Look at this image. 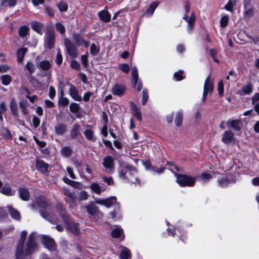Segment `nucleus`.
Instances as JSON below:
<instances>
[{
	"label": "nucleus",
	"mask_w": 259,
	"mask_h": 259,
	"mask_svg": "<svg viewBox=\"0 0 259 259\" xmlns=\"http://www.w3.org/2000/svg\"><path fill=\"white\" fill-rule=\"evenodd\" d=\"M31 206L33 208L37 207L46 208L47 209L50 208V205L47 202L46 199L42 197L38 198L35 202H33Z\"/></svg>",
	"instance_id": "nucleus-13"
},
{
	"label": "nucleus",
	"mask_w": 259,
	"mask_h": 259,
	"mask_svg": "<svg viewBox=\"0 0 259 259\" xmlns=\"http://www.w3.org/2000/svg\"><path fill=\"white\" fill-rule=\"evenodd\" d=\"M72 38L74 41L76 46L79 47L82 45V42H83L84 39L80 34L74 33L72 35Z\"/></svg>",
	"instance_id": "nucleus-38"
},
{
	"label": "nucleus",
	"mask_w": 259,
	"mask_h": 259,
	"mask_svg": "<svg viewBox=\"0 0 259 259\" xmlns=\"http://www.w3.org/2000/svg\"><path fill=\"white\" fill-rule=\"evenodd\" d=\"M2 83L5 85H8L11 81V77L9 75H4L2 76Z\"/></svg>",
	"instance_id": "nucleus-53"
},
{
	"label": "nucleus",
	"mask_w": 259,
	"mask_h": 259,
	"mask_svg": "<svg viewBox=\"0 0 259 259\" xmlns=\"http://www.w3.org/2000/svg\"><path fill=\"white\" fill-rule=\"evenodd\" d=\"M119 249L121 259H131V254L129 249L124 246H120Z\"/></svg>",
	"instance_id": "nucleus-25"
},
{
	"label": "nucleus",
	"mask_w": 259,
	"mask_h": 259,
	"mask_svg": "<svg viewBox=\"0 0 259 259\" xmlns=\"http://www.w3.org/2000/svg\"><path fill=\"white\" fill-rule=\"evenodd\" d=\"M57 6L59 11L61 12H65L67 10L68 6L65 3L60 2L58 3Z\"/></svg>",
	"instance_id": "nucleus-54"
},
{
	"label": "nucleus",
	"mask_w": 259,
	"mask_h": 259,
	"mask_svg": "<svg viewBox=\"0 0 259 259\" xmlns=\"http://www.w3.org/2000/svg\"><path fill=\"white\" fill-rule=\"evenodd\" d=\"M182 229L180 228H178L175 230V233H171V235L173 237H175V235L178 233V236L179 237L180 239L182 240L183 241H184V239L186 238L185 235H184V232L181 233Z\"/></svg>",
	"instance_id": "nucleus-51"
},
{
	"label": "nucleus",
	"mask_w": 259,
	"mask_h": 259,
	"mask_svg": "<svg viewBox=\"0 0 259 259\" xmlns=\"http://www.w3.org/2000/svg\"><path fill=\"white\" fill-rule=\"evenodd\" d=\"M27 49L22 48L19 49L17 52V60L19 63H21L23 60V58L27 52Z\"/></svg>",
	"instance_id": "nucleus-35"
},
{
	"label": "nucleus",
	"mask_w": 259,
	"mask_h": 259,
	"mask_svg": "<svg viewBox=\"0 0 259 259\" xmlns=\"http://www.w3.org/2000/svg\"><path fill=\"white\" fill-rule=\"evenodd\" d=\"M158 2H154L151 3L148 8L145 15L148 16H151L153 14L155 9L158 7Z\"/></svg>",
	"instance_id": "nucleus-36"
},
{
	"label": "nucleus",
	"mask_w": 259,
	"mask_h": 259,
	"mask_svg": "<svg viewBox=\"0 0 259 259\" xmlns=\"http://www.w3.org/2000/svg\"><path fill=\"white\" fill-rule=\"evenodd\" d=\"M183 19L185 20L187 24V31L190 33L192 31L194 26L196 17L195 14L192 12L191 14V16L189 17L188 15L185 14L183 17Z\"/></svg>",
	"instance_id": "nucleus-9"
},
{
	"label": "nucleus",
	"mask_w": 259,
	"mask_h": 259,
	"mask_svg": "<svg viewBox=\"0 0 259 259\" xmlns=\"http://www.w3.org/2000/svg\"><path fill=\"white\" fill-rule=\"evenodd\" d=\"M234 7V5L232 3V2L231 0H229L228 3L225 5V9L231 12H233V8Z\"/></svg>",
	"instance_id": "nucleus-61"
},
{
	"label": "nucleus",
	"mask_w": 259,
	"mask_h": 259,
	"mask_svg": "<svg viewBox=\"0 0 259 259\" xmlns=\"http://www.w3.org/2000/svg\"><path fill=\"white\" fill-rule=\"evenodd\" d=\"M183 121V112L181 110H180L177 112L175 123L178 126L181 125Z\"/></svg>",
	"instance_id": "nucleus-42"
},
{
	"label": "nucleus",
	"mask_w": 259,
	"mask_h": 259,
	"mask_svg": "<svg viewBox=\"0 0 259 259\" xmlns=\"http://www.w3.org/2000/svg\"><path fill=\"white\" fill-rule=\"evenodd\" d=\"M85 138L89 141H95V139L93 137V132L91 129H87L84 132Z\"/></svg>",
	"instance_id": "nucleus-49"
},
{
	"label": "nucleus",
	"mask_w": 259,
	"mask_h": 259,
	"mask_svg": "<svg viewBox=\"0 0 259 259\" xmlns=\"http://www.w3.org/2000/svg\"><path fill=\"white\" fill-rule=\"evenodd\" d=\"M234 137V134L230 131H225L223 135L222 141L225 144H228L232 141Z\"/></svg>",
	"instance_id": "nucleus-29"
},
{
	"label": "nucleus",
	"mask_w": 259,
	"mask_h": 259,
	"mask_svg": "<svg viewBox=\"0 0 259 259\" xmlns=\"http://www.w3.org/2000/svg\"><path fill=\"white\" fill-rule=\"evenodd\" d=\"M57 209L60 213V214L62 216L64 221H66V219L68 218V216L66 213L64 207L60 204L57 205Z\"/></svg>",
	"instance_id": "nucleus-41"
},
{
	"label": "nucleus",
	"mask_w": 259,
	"mask_h": 259,
	"mask_svg": "<svg viewBox=\"0 0 259 259\" xmlns=\"http://www.w3.org/2000/svg\"><path fill=\"white\" fill-rule=\"evenodd\" d=\"M120 69L124 73H127L130 71V67L128 64L123 63L119 65Z\"/></svg>",
	"instance_id": "nucleus-58"
},
{
	"label": "nucleus",
	"mask_w": 259,
	"mask_h": 259,
	"mask_svg": "<svg viewBox=\"0 0 259 259\" xmlns=\"http://www.w3.org/2000/svg\"><path fill=\"white\" fill-rule=\"evenodd\" d=\"M61 153L64 157H67L71 154L72 150L69 147H64L62 149Z\"/></svg>",
	"instance_id": "nucleus-50"
},
{
	"label": "nucleus",
	"mask_w": 259,
	"mask_h": 259,
	"mask_svg": "<svg viewBox=\"0 0 259 259\" xmlns=\"http://www.w3.org/2000/svg\"><path fill=\"white\" fill-rule=\"evenodd\" d=\"M125 91V88L123 85L115 84L112 89V93L116 96H122Z\"/></svg>",
	"instance_id": "nucleus-21"
},
{
	"label": "nucleus",
	"mask_w": 259,
	"mask_h": 259,
	"mask_svg": "<svg viewBox=\"0 0 259 259\" xmlns=\"http://www.w3.org/2000/svg\"><path fill=\"white\" fill-rule=\"evenodd\" d=\"M64 222L67 226L68 229L74 234H77L79 232V228L78 227V224L72 222L69 219V218L66 219Z\"/></svg>",
	"instance_id": "nucleus-15"
},
{
	"label": "nucleus",
	"mask_w": 259,
	"mask_h": 259,
	"mask_svg": "<svg viewBox=\"0 0 259 259\" xmlns=\"http://www.w3.org/2000/svg\"><path fill=\"white\" fill-rule=\"evenodd\" d=\"M88 53L87 52L85 54L82 55L81 57V60L82 63L84 67H86L88 66Z\"/></svg>",
	"instance_id": "nucleus-60"
},
{
	"label": "nucleus",
	"mask_w": 259,
	"mask_h": 259,
	"mask_svg": "<svg viewBox=\"0 0 259 259\" xmlns=\"http://www.w3.org/2000/svg\"><path fill=\"white\" fill-rule=\"evenodd\" d=\"M102 164L105 168L108 170L109 172H112L114 171V162L113 158L111 156H105L103 159Z\"/></svg>",
	"instance_id": "nucleus-10"
},
{
	"label": "nucleus",
	"mask_w": 259,
	"mask_h": 259,
	"mask_svg": "<svg viewBox=\"0 0 259 259\" xmlns=\"http://www.w3.org/2000/svg\"><path fill=\"white\" fill-rule=\"evenodd\" d=\"M213 89V81L210 80V75H209L205 79L204 88H203V93L202 96V101H205L207 95L210 93H211Z\"/></svg>",
	"instance_id": "nucleus-7"
},
{
	"label": "nucleus",
	"mask_w": 259,
	"mask_h": 259,
	"mask_svg": "<svg viewBox=\"0 0 259 259\" xmlns=\"http://www.w3.org/2000/svg\"><path fill=\"white\" fill-rule=\"evenodd\" d=\"M2 133L3 136L6 139H10L12 137L11 133L6 128H2Z\"/></svg>",
	"instance_id": "nucleus-57"
},
{
	"label": "nucleus",
	"mask_w": 259,
	"mask_h": 259,
	"mask_svg": "<svg viewBox=\"0 0 259 259\" xmlns=\"http://www.w3.org/2000/svg\"><path fill=\"white\" fill-rule=\"evenodd\" d=\"M91 190L97 194H100L102 192L104 191L105 189L101 187L98 183H92L90 186Z\"/></svg>",
	"instance_id": "nucleus-37"
},
{
	"label": "nucleus",
	"mask_w": 259,
	"mask_h": 259,
	"mask_svg": "<svg viewBox=\"0 0 259 259\" xmlns=\"http://www.w3.org/2000/svg\"><path fill=\"white\" fill-rule=\"evenodd\" d=\"M96 203L105 206L107 208L111 206L114 207V210L111 212L110 215L112 219L118 220L122 217L120 210V205L117 202L116 197L111 196L106 199H97L95 200Z\"/></svg>",
	"instance_id": "nucleus-3"
},
{
	"label": "nucleus",
	"mask_w": 259,
	"mask_h": 259,
	"mask_svg": "<svg viewBox=\"0 0 259 259\" xmlns=\"http://www.w3.org/2000/svg\"><path fill=\"white\" fill-rule=\"evenodd\" d=\"M131 107L133 115L138 121H141L142 118L140 109L133 103H131Z\"/></svg>",
	"instance_id": "nucleus-22"
},
{
	"label": "nucleus",
	"mask_w": 259,
	"mask_h": 259,
	"mask_svg": "<svg viewBox=\"0 0 259 259\" xmlns=\"http://www.w3.org/2000/svg\"><path fill=\"white\" fill-rule=\"evenodd\" d=\"M111 235L113 238L121 237L122 239L123 238V230L120 226H116L113 229Z\"/></svg>",
	"instance_id": "nucleus-30"
},
{
	"label": "nucleus",
	"mask_w": 259,
	"mask_h": 259,
	"mask_svg": "<svg viewBox=\"0 0 259 259\" xmlns=\"http://www.w3.org/2000/svg\"><path fill=\"white\" fill-rule=\"evenodd\" d=\"M40 237L42 243L44 246L51 251L55 249V243L54 240L46 235H39L37 237Z\"/></svg>",
	"instance_id": "nucleus-8"
},
{
	"label": "nucleus",
	"mask_w": 259,
	"mask_h": 259,
	"mask_svg": "<svg viewBox=\"0 0 259 259\" xmlns=\"http://www.w3.org/2000/svg\"><path fill=\"white\" fill-rule=\"evenodd\" d=\"M37 68L43 71H48L51 67V64L48 60H42L37 65Z\"/></svg>",
	"instance_id": "nucleus-31"
},
{
	"label": "nucleus",
	"mask_w": 259,
	"mask_h": 259,
	"mask_svg": "<svg viewBox=\"0 0 259 259\" xmlns=\"http://www.w3.org/2000/svg\"><path fill=\"white\" fill-rule=\"evenodd\" d=\"M79 135H80V125L77 123H75L73 125L72 128L70 131V137L72 139H75Z\"/></svg>",
	"instance_id": "nucleus-32"
},
{
	"label": "nucleus",
	"mask_w": 259,
	"mask_h": 259,
	"mask_svg": "<svg viewBox=\"0 0 259 259\" xmlns=\"http://www.w3.org/2000/svg\"><path fill=\"white\" fill-rule=\"evenodd\" d=\"M54 130L57 136H62L67 131V126L63 123H58L55 125Z\"/></svg>",
	"instance_id": "nucleus-20"
},
{
	"label": "nucleus",
	"mask_w": 259,
	"mask_h": 259,
	"mask_svg": "<svg viewBox=\"0 0 259 259\" xmlns=\"http://www.w3.org/2000/svg\"><path fill=\"white\" fill-rule=\"evenodd\" d=\"M40 215L46 220L48 221L52 224H55L57 222V218L56 216L52 213H50L47 211H40Z\"/></svg>",
	"instance_id": "nucleus-17"
},
{
	"label": "nucleus",
	"mask_w": 259,
	"mask_h": 259,
	"mask_svg": "<svg viewBox=\"0 0 259 259\" xmlns=\"http://www.w3.org/2000/svg\"><path fill=\"white\" fill-rule=\"evenodd\" d=\"M175 175L177 178V182L181 186L193 187L195 185L196 178L194 177L185 175H179L176 173H175Z\"/></svg>",
	"instance_id": "nucleus-5"
},
{
	"label": "nucleus",
	"mask_w": 259,
	"mask_h": 259,
	"mask_svg": "<svg viewBox=\"0 0 259 259\" xmlns=\"http://www.w3.org/2000/svg\"><path fill=\"white\" fill-rule=\"evenodd\" d=\"M227 123L229 127H232L236 131H239L240 129L241 122L238 120L229 119Z\"/></svg>",
	"instance_id": "nucleus-28"
},
{
	"label": "nucleus",
	"mask_w": 259,
	"mask_h": 259,
	"mask_svg": "<svg viewBox=\"0 0 259 259\" xmlns=\"http://www.w3.org/2000/svg\"><path fill=\"white\" fill-rule=\"evenodd\" d=\"M194 122L198 123L200 120L201 115L199 111H196L194 114Z\"/></svg>",
	"instance_id": "nucleus-62"
},
{
	"label": "nucleus",
	"mask_w": 259,
	"mask_h": 259,
	"mask_svg": "<svg viewBox=\"0 0 259 259\" xmlns=\"http://www.w3.org/2000/svg\"><path fill=\"white\" fill-rule=\"evenodd\" d=\"M242 3L243 5V18L245 20H249L255 15V8L254 7L251 0H243Z\"/></svg>",
	"instance_id": "nucleus-4"
},
{
	"label": "nucleus",
	"mask_w": 259,
	"mask_h": 259,
	"mask_svg": "<svg viewBox=\"0 0 259 259\" xmlns=\"http://www.w3.org/2000/svg\"><path fill=\"white\" fill-rule=\"evenodd\" d=\"M55 28L56 30L61 35H63L65 32V28L64 25L60 22L55 24Z\"/></svg>",
	"instance_id": "nucleus-48"
},
{
	"label": "nucleus",
	"mask_w": 259,
	"mask_h": 259,
	"mask_svg": "<svg viewBox=\"0 0 259 259\" xmlns=\"http://www.w3.org/2000/svg\"><path fill=\"white\" fill-rule=\"evenodd\" d=\"M142 94H143L142 104L145 105L146 103V102L148 99V97H149L147 90L146 89H144L143 90Z\"/></svg>",
	"instance_id": "nucleus-56"
},
{
	"label": "nucleus",
	"mask_w": 259,
	"mask_h": 259,
	"mask_svg": "<svg viewBox=\"0 0 259 259\" xmlns=\"http://www.w3.org/2000/svg\"><path fill=\"white\" fill-rule=\"evenodd\" d=\"M25 69L28 71V73L32 74L34 71L35 66L33 63L29 61L26 63L25 66Z\"/></svg>",
	"instance_id": "nucleus-47"
},
{
	"label": "nucleus",
	"mask_w": 259,
	"mask_h": 259,
	"mask_svg": "<svg viewBox=\"0 0 259 259\" xmlns=\"http://www.w3.org/2000/svg\"><path fill=\"white\" fill-rule=\"evenodd\" d=\"M60 105L66 106L69 104V100L66 97H62L59 101Z\"/></svg>",
	"instance_id": "nucleus-64"
},
{
	"label": "nucleus",
	"mask_w": 259,
	"mask_h": 259,
	"mask_svg": "<svg viewBox=\"0 0 259 259\" xmlns=\"http://www.w3.org/2000/svg\"><path fill=\"white\" fill-rule=\"evenodd\" d=\"M229 18L227 15H225L221 18L220 24L222 27H225L228 23Z\"/></svg>",
	"instance_id": "nucleus-55"
},
{
	"label": "nucleus",
	"mask_w": 259,
	"mask_h": 259,
	"mask_svg": "<svg viewBox=\"0 0 259 259\" xmlns=\"http://www.w3.org/2000/svg\"><path fill=\"white\" fill-rule=\"evenodd\" d=\"M31 26L32 29L38 33L42 34V27L43 25L38 22L34 21L31 23Z\"/></svg>",
	"instance_id": "nucleus-34"
},
{
	"label": "nucleus",
	"mask_w": 259,
	"mask_h": 259,
	"mask_svg": "<svg viewBox=\"0 0 259 259\" xmlns=\"http://www.w3.org/2000/svg\"><path fill=\"white\" fill-rule=\"evenodd\" d=\"M231 176H227V177H222L218 179V183L220 186L222 188H225L228 186L229 184H232L235 182L234 179H231Z\"/></svg>",
	"instance_id": "nucleus-14"
},
{
	"label": "nucleus",
	"mask_w": 259,
	"mask_h": 259,
	"mask_svg": "<svg viewBox=\"0 0 259 259\" xmlns=\"http://www.w3.org/2000/svg\"><path fill=\"white\" fill-rule=\"evenodd\" d=\"M19 196L24 201H28L30 197L29 192L25 188H20L18 189Z\"/></svg>",
	"instance_id": "nucleus-23"
},
{
	"label": "nucleus",
	"mask_w": 259,
	"mask_h": 259,
	"mask_svg": "<svg viewBox=\"0 0 259 259\" xmlns=\"http://www.w3.org/2000/svg\"><path fill=\"white\" fill-rule=\"evenodd\" d=\"M49 165L41 160H37L36 162V169L42 172H45L48 171Z\"/></svg>",
	"instance_id": "nucleus-27"
},
{
	"label": "nucleus",
	"mask_w": 259,
	"mask_h": 259,
	"mask_svg": "<svg viewBox=\"0 0 259 259\" xmlns=\"http://www.w3.org/2000/svg\"><path fill=\"white\" fill-rule=\"evenodd\" d=\"M98 16L104 22H108L111 19V16L106 8L98 13Z\"/></svg>",
	"instance_id": "nucleus-26"
},
{
	"label": "nucleus",
	"mask_w": 259,
	"mask_h": 259,
	"mask_svg": "<svg viewBox=\"0 0 259 259\" xmlns=\"http://www.w3.org/2000/svg\"><path fill=\"white\" fill-rule=\"evenodd\" d=\"M252 85L251 83H248L242 87L241 89L238 91V94L241 96L249 95L252 93Z\"/></svg>",
	"instance_id": "nucleus-24"
},
{
	"label": "nucleus",
	"mask_w": 259,
	"mask_h": 259,
	"mask_svg": "<svg viewBox=\"0 0 259 259\" xmlns=\"http://www.w3.org/2000/svg\"><path fill=\"white\" fill-rule=\"evenodd\" d=\"M0 192L7 196H13L15 194V191L12 190V189L9 186H4L1 190Z\"/></svg>",
	"instance_id": "nucleus-40"
},
{
	"label": "nucleus",
	"mask_w": 259,
	"mask_h": 259,
	"mask_svg": "<svg viewBox=\"0 0 259 259\" xmlns=\"http://www.w3.org/2000/svg\"><path fill=\"white\" fill-rule=\"evenodd\" d=\"M132 81L135 86L138 83L137 90L141 91L142 89V83L141 80L138 81V71L136 66L132 68Z\"/></svg>",
	"instance_id": "nucleus-12"
},
{
	"label": "nucleus",
	"mask_w": 259,
	"mask_h": 259,
	"mask_svg": "<svg viewBox=\"0 0 259 259\" xmlns=\"http://www.w3.org/2000/svg\"><path fill=\"white\" fill-rule=\"evenodd\" d=\"M70 110L71 112L77 113L80 109L79 105L76 103H71L69 106Z\"/></svg>",
	"instance_id": "nucleus-52"
},
{
	"label": "nucleus",
	"mask_w": 259,
	"mask_h": 259,
	"mask_svg": "<svg viewBox=\"0 0 259 259\" xmlns=\"http://www.w3.org/2000/svg\"><path fill=\"white\" fill-rule=\"evenodd\" d=\"M64 195L68 198V202L71 207L75 206V201L76 200V195L74 193L71 192L67 189H64Z\"/></svg>",
	"instance_id": "nucleus-18"
},
{
	"label": "nucleus",
	"mask_w": 259,
	"mask_h": 259,
	"mask_svg": "<svg viewBox=\"0 0 259 259\" xmlns=\"http://www.w3.org/2000/svg\"><path fill=\"white\" fill-rule=\"evenodd\" d=\"M10 109L11 110L14 115L18 116V106L16 101L15 99H13L11 100L10 103Z\"/></svg>",
	"instance_id": "nucleus-39"
},
{
	"label": "nucleus",
	"mask_w": 259,
	"mask_h": 259,
	"mask_svg": "<svg viewBox=\"0 0 259 259\" xmlns=\"http://www.w3.org/2000/svg\"><path fill=\"white\" fill-rule=\"evenodd\" d=\"M26 236L27 232L26 231L21 232L15 253L16 259H23L25 256L30 255L37 250V235L34 232L29 235L26 247L24 249V242Z\"/></svg>",
	"instance_id": "nucleus-1"
},
{
	"label": "nucleus",
	"mask_w": 259,
	"mask_h": 259,
	"mask_svg": "<svg viewBox=\"0 0 259 259\" xmlns=\"http://www.w3.org/2000/svg\"><path fill=\"white\" fill-rule=\"evenodd\" d=\"M119 178L122 180H127L135 184H140L138 179V173L135 167L128 164L120 165L118 169Z\"/></svg>",
	"instance_id": "nucleus-2"
},
{
	"label": "nucleus",
	"mask_w": 259,
	"mask_h": 259,
	"mask_svg": "<svg viewBox=\"0 0 259 259\" xmlns=\"http://www.w3.org/2000/svg\"><path fill=\"white\" fill-rule=\"evenodd\" d=\"M64 43L69 55L72 58H76L79 54L76 46L66 38L64 39Z\"/></svg>",
	"instance_id": "nucleus-6"
},
{
	"label": "nucleus",
	"mask_w": 259,
	"mask_h": 259,
	"mask_svg": "<svg viewBox=\"0 0 259 259\" xmlns=\"http://www.w3.org/2000/svg\"><path fill=\"white\" fill-rule=\"evenodd\" d=\"M218 90L219 91V94L220 95H223L224 93V83L223 80H220L219 81L218 86Z\"/></svg>",
	"instance_id": "nucleus-59"
},
{
	"label": "nucleus",
	"mask_w": 259,
	"mask_h": 259,
	"mask_svg": "<svg viewBox=\"0 0 259 259\" xmlns=\"http://www.w3.org/2000/svg\"><path fill=\"white\" fill-rule=\"evenodd\" d=\"M16 0H3L1 4V7H14L16 4Z\"/></svg>",
	"instance_id": "nucleus-43"
},
{
	"label": "nucleus",
	"mask_w": 259,
	"mask_h": 259,
	"mask_svg": "<svg viewBox=\"0 0 259 259\" xmlns=\"http://www.w3.org/2000/svg\"><path fill=\"white\" fill-rule=\"evenodd\" d=\"M86 208L87 212L91 215H94L96 214L99 218L103 217V213L99 210L98 208L92 202H90L86 206Z\"/></svg>",
	"instance_id": "nucleus-11"
},
{
	"label": "nucleus",
	"mask_w": 259,
	"mask_h": 259,
	"mask_svg": "<svg viewBox=\"0 0 259 259\" xmlns=\"http://www.w3.org/2000/svg\"><path fill=\"white\" fill-rule=\"evenodd\" d=\"M69 94L71 98L76 101H81L82 98L80 96L78 95V91L76 87L72 84H70Z\"/></svg>",
	"instance_id": "nucleus-19"
},
{
	"label": "nucleus",
	"mask_w": 259,
	"mask_h": 259,
	"mask_svg": "<svg viewBox=\"0 0 259 259\" xmlns=\"http://www.w3.org/2000/svg\"><path fill=\"white\" fill-rule=\"evenodd\" d=\"M7 208L12 218L16 220H20V214L17 210L13 208L11 206H8Z\"/></svg>",
	"instance_id": "nucleus-33"
},
{
	"label": "nucleus",
	"mask_w": 259,
	"mask_h": 259,
	"mask_svg": "<svg viewBox=\"0 0 259 259\" xmlns=\"http://www.w3.org/2000/svg\"><path fill=\"white\" fill-rule=\"evenodd\" d=\"M100 51L99 46L94 43H93L91 46L90 53L94 56L97 55Z\"/></svg>",
	"instance_id": "nucleus-46"
},
{
	"label": "nucleus",
	"mask_w": 259,
	"mask_h": 259,
	"mask_svg": "<svg viewBox=\"0 0 259 259\" xmlns=\"http://www.w3.org/2000/svg\"><path fill=\"white\" fill-rule=\"evenodd\" d=\"M55 33L52 31L48 30L47 34V38L46 44L47 46L49 49L53 48L55 44Z\"/></svg>",
	"instance_id": "nucleus-16"
},
{
	"label": "nucleus",
	"mask_w": 259,
	"mask_h": 259,
	"mask_svg": "<svg viewBox=\"0 0 259 259\" xmlns=\"http://www.w3.org/2000/svg\"><path fill=\"white\" fill-rule=\"evenodd\" d=\"M88 194L87 192L84 191H81L79 193V198L81 200H85L88 199Z\"/></svg>",
	"instance_id": "nucleus-63"
},
{
	"label": "nucleus",
	"mask_w": 259,
	"mask_h": 259,
	"mask_svg": "<svg viewBox=\"0 0 259 259\" xmlns=\"http://www.w3.org/2000/svg\"><path fill=\"white\" fill-rule=\"evenodd\" d=\"M29 28L26 26H22L20 27L18 33L19 35L21 37H25L28 32Z\"/></svg>",
	"instance_id": "nucleus-45"
},
{
	"label": "nucleus",
	"mask_w": 259,
	"mask_h": 259,
	"mask_svg": "<svg viewBox=\"0 0 259 259\" xmlns=\"http://www.w3.org/2000/svg\"><path fill=\"white\" fill-rule=\"evenodd\" d=\"M199 178L203 183H206L212 178V176L208 173L203 172L199 176Z\"/></svg>",
	"instance_id": "nucleus-44"
}]
</instances>
